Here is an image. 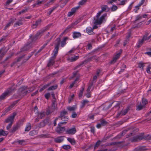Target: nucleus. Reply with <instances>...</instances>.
Here are the masks:
<instances>
[{
	"instance_id": "nucleus-1",
	"label": "nucleus",
	"mask_w": 151,
	"mask_h": 151,
	"mask_svg": "<svg viewBox=\"0 0 151 151\" xmlns=\"http://www.w3.org/2000/svg\"><path fill=\"white\" fill-rule=\"evenodd\" d=\"M101 14H100L97 16V13L96 16V17L94 18V24L96 25H99L102 23H104L106 21V17L107 14L105 13L102 15L101 17H100Z\"/></svg>"
},
{
	"instance_id": "nucleus-2",
	"label": "nucleus",
	"mask_w": 151,
	"mask_h": 151,
	"mask_svg": "<svg viewBox=\"0 0 151 151\" xmlns=\"http://www.w3.org/2000/svg\"><path fill=\"white\" fill-rule=\"evenodd\" d=\"M92 60H95L96 62H97L99 60V57H97L96 55L93 56L85 60L81 63L80 64L78 65L76 67V68L80 67L83 64H86L88 62L91 61Z\"/></svg>"
},
{
	"instance_id": "nucleus-3",
	"label": "nucleus",
	"mask_w": 151,
	"mask_h": 151,
	"mask_svg": "<svg viewBox=\"0 0 151 151\" xmlns=\"http://www.w3.org/2000/svg\"><path fill=\"white\" fill-rule=\"evenodd\" d=\"M32 91L31 89L27 88L26 86H23L20 88L19 89V91L21 95L24 96L28 93L31 92Z\"/></svg>"
},
{
	"instance_id": "nucleus-4",
	"label": "nucleus",
	"mask_w": 151,
	"mask_h": 151,
	"mask_svg": "<svg viewBox=\"0 0 151 151\" xmlns=\"http://www.w3.org/2000/svg\"><path fill=\"white\" fill-rule=\"evenodd\" d=\"M66 122H61L58 124V127L56 129V131L58 133L60 134L63 133L65 130V128L64 127H61L60 126L61 124H65Z\"/></svg>"
},
{
	"instance_id": "nucleus-5",
	"label": "nucleus",
	"mask_w": 151,
	"mask_h": 151,
	"mask_svg": "<svg viewBox=\"0 0 151 151\" xmlns=\"http://www.w3.org/2000/svg\"><path fill=\"white\" fill-rule=\"evenodd\" d=\"M79 8V6H77L72 8L70 11L68 12L67 14L68 17H70L73 15H75V13Z\"/></svg>"
},
{
	"instance_id": "nucleus-6",
	"label": "nucleus",
	"mask_w": 151,
	"mask_h": 151,
	"mask_svg": "<svg viewBox=\"0 0 151 151\" xmlns=\"http://www.w3.org/2000/svg\"><path fill=\"white\" fill-rule=\"evenodd\" d=\"M32 45L31 42L29 43L28 42L21 49V51L23 52L29 50L32 47Z\"/></svg>"
},
{
	"instance_id": "nucleus-7",
	"label": "nucleus",
	"mask_w": 151,
	"mask_h": 151,
	"mask_svg": "<svg viewBox=\"0 0 151 151\" xmlns=\"http://www.w3.org/2000/svg\"><path fill=\"white\" fill-rule=\"evenodd\" d=\"M24 55H23L22 56L20 57L17 60V61H14L13 62L11 65V67H13L15 64L17 62H19L21 60H23V62H25L26 60H27L31 56H28V58H27L26 59H24Z\"/></svg>"
},
{
	"instance_id": "nucleus-8",
	"label": "nucleus",
	"mask_w": 151,
	"mask_h": 151,
	"mask_svg": "<svg viewBox=\"0 0 151 151\" xmlns=\"http://www.w3.org/2000/svg\"><path fill=\"white\" fill-rule=\"evenodd\" d=\"M101 10L97 13V16L101 14L103 12H108L109 10V8L106 5H103L101 6Z\"/></svg>"
},
{
	"instance_id": "nucleus-9",
	"label": "nucleus",
	"mask_w": 151,
	"mask_h": 151,
	"mask_svg": "<svg viewBox=\"0 0 151 151\" xmlns=\"http://www.w3.org/2000/svg\"><path fill=\"white\" fill-rule=\"evenodd\" d=\"M47 27H45L38 31L34 36V39H36L39 36H41L45 32L47 29Z\"/></svg>"
},
{
	"instance_id": "nucleus-10",
	"label": "nucleus",
	"mask_w": 151,
	"mask_h": 151,
	"mask_svg": "<svg viewBox=\"0 0 151 151\" xmlns=\"http://www.w3.org/2000/svg\"><path fill=\"white\" fill-rule=\"evenodd\" d=\"M16 114L15 112L13 113L12 115L8 117V118L6 119L5 121V122L7 123L10 122V123L12 124L14 118L16 115Z\"/></svg>"
},
{
	"instance_id": "nucleus-11",
	"label": "nucleus",
	"mask_w": 151,
	"mask_h": 151,
	"mask_svg": "<svg viewBox=\"0 0 151 151\" xmlns=\"http://www.w3.org/2000/svg\"><path fill=\"white\" fill-rule=\"evenodd\" d=\"M12 91V89L10 88L8 89L0 96V99L1 100L4 99L7 95L9 94Z\"/></svg>"
},
{
	"instance_id": "nucleus-12",
	"label": "nucleus",
	"mask_w": 151,
	"mask_h": 151,
	"mask_svg": "<svg viewBox=\"0 0 151 151\" xmlns=\"http://www.w3.org/2000/svg\"><path fill=\"white\" fill-rule=\"evenodd\" d=\"M122 52V50H120V52H119L117 53L116 55L113 58L112 60L109 63L110 64H114V63L119 58V57H120L121 53Z\"/></svg>"
},
{
	"instance_id": "nucleus-13",
	"label": "nucleus",
	"mask_w": 151,
	"mask_h": 151,
	"mask_svg": "<svg viewBox=\"0 0 151 151\" xmlns=\"http://www.w3.org/2000/svg\"><path fill=\"white\" fill-rule=\"evenodd\" d=\"M96 26H94L92 28L90 27H88L86 29V32L90 35H94L95 33L93 30V29H96Z\"/></svg>"
},
{
	"instance_id": "nucleus-14",
	"label": "nucleus",
	"mask_w": 151,
	"mask_h": 151,
	"mask_svg": "<svg viewBox=\"0 0 151 151\" xmlns=\"http://www.w3.org/2000/svg\"><path fill=\"white\" fill-rule=\"evenodd\" d=\"M76 132V130L75 127L68 129L65 131L66 133L69 134H74Z\"/></svg>"
},
{
	"instance_id": "nucleus-15",
	"label": "nucleus",
	"mask_w": 151,
	"mask_h": 151,
	"mask_svg": "<svg viewBox=\"0 0 151 151\" xmlns=\"http://www.w3.org/2000/svg\"><path fill=\"white\" fill-rule=\"evenodd\" d=\"M7 51L6 48L4 47L0 49V60L4 57Z\"/></svg>"
},
{
	"instance_id": "nucleus-16",
	"label": "nucleus",
	"mask_w": 151,
	"mask_h": 151,
	"mask_svg": "<svg viewBox=\"0 0 151 151\" xmlns=\"http://www.w3.org/2000/svg\"><path fill=\"white\" fill-rule=\"evenodd\" d=\"M145 138L142 135H137L134 137L132 139L131 141L132 142H136L139 140H142Z\"/></svg>"
},
{
	"instance_id": "nucleus-17",
	"label": "nucleus",
	"mask_w": 151,
	"mask_h": 151,
	"mask_svg": "<svg viewBox=\"0 0 151 151\" xmlns=\"http://www.w3.org/2000/svg\"><path fill=\"white\" fill-rule=\"evenodd\" d=\"M128 111V109L127 108L124 110H122L120 112H119L116 116V117L118 118L120 116L124 115L126 114Z\"/></svg>"
},
{
	"instance_id": "nucleus-18",
	"label": "nucleus",
	"mask_w": 151,
	"mask_h": 151,
	"mask_svg": "<svg viewBox=\"0 0 151 151\" xmlns=\"http://www.w3.org/2000/svg\"><path fill=\"white\" fill-rule=\"evenodd\" d=\"M55 58L52 57H50L49 60L48 64H47V66L49 67L52 65H53L55 63Z\"/></svg>"
},
{
	"instance_id": "nucleus-19",
	"label": "nucleus",
	"mask_w": 151,
	"mask_h": 151,
	"mask_svg": "<svg viewBox=\"0 0 151 151\" xmlns=\"http://www.w3.org/2000/svg\"><path fill=\"white\" fill-rule=\"evenodd\" d=\"M72 36L74 39H76L81 37V34L79 32H74L73 33Z\"/></svg>"
},
{
	"instance_id": "nucleus-20",
	"label": "nucleus",
	"mask_w": 151,
	"mask_h": 151,
	"mask_svg": "<svg viewBox=\"0 0 151 151\" xmlns=\"http://www.w3.org/2000/svg\"><path fill=\"white\" fill-rule=\"evenodd\" d=\"M60 38H57L54 41V44L55 46V48H59V46L60 44Z\"/></svg>"
},
{
	"instance_id": "nucleus-21",
	"label": "nucleus",
	"mask_w": 151,
	"mask_h": 151,
	"mask_svg": "<svg viewBox=\"0 0 151 151\" xmlns=\"http://www.w3.org/2000/svg\"><path fill=\"white\" fill-rule=\"evenodd\" d=\"M58 6V5H57L56 6H53V7H51L48 10L49 11L47 13V16L50 15L52 13V12Z\"/></svg>"
},
{
	"instance_id": "nucleus-22",
	"label": "nucleus",
	"mask_w": 151,
	"mask_h": 151,
	"mask_svg": "<svg viewBox=\"0 0 151 151\" xmlns=\"http://www.w3.org/2000/svg\"><path fill=\"white\" fill-rule=\"evenodd\" d=\"M64 140L63 137L60 136L57 137L54 139V141L55 142L60 143L62 142Z\"/></svg>"
},
{
	"instance_id": "nucleus-23",
	"label": "nucleus",
	"mask_w": 151,
	"mask_h": 151,
	"mask_svg": "<svg viewBox=\"0 0 151 151\" xmlns=\"http://www.w3.org/2000/svg\"><path fill=\"white\" fill-rule=\"evenodd\" d=\"M145 63H144L141 61L139 62L138 64V67L140 68L141 70H144V67L145 66Z\"/></svg>"
},
{
	"instance_id": "nucleus-24",
	"label": "nucleus",
	"mask_w": 151,
	"mask_h": 151,
	"mask_svg": "<svg viewBox=\"0 0 151 151\" xmlns=\"http://www.w3.org/2000/svg\"><path fill=\"white\" fill-rule=\"evenodd\" d=\"M58 50L59 49L55 48L52 54V58H56V57L58 54Z\"/></svg>"
},
{
	"instance_id": "nucleus-25",
	"label": "nucleus",
	"mask_w": 151,
	"mask_h": 151,
	"mask_svg": "<svg viewBox=\"0 0 151 151\" xmlns=\"http://www.w3.org/2000/svg\"><path fill=\"white\" fill-rule=\"evenodd\" d=\"M79 58V57L78 56H75L73 57H72L71 58H67V60L69 62H72L76 61Z\"/></svg>"
},
{
	"instance_id": "nucleus-26",
	"label": "nucleus",
	"mask_w": 151,
	"mask_h": 151,
	"mask_svg": "<svg viewBox=\"0 0 151 151\" xmlns=\"http://www.w3.org/2000/svg\"><path fill=\"white\" fill-rule=\"evenodd\" d=\"M41 22V20H38L36 21L35 24H33L32 26L31 27L32 28L35 29L39 25Z\"/></svg>"
},
{
	"instance_id": "nucleus-27",
	"label": "nucleus",
	"mask_w": 151,
	"mask_h": 151,
	"mask_svg": "<svg viewBox=\"0 0 151 151\" xmlns=\"http://www.w3.org/2000/svg\"><path fill=\"white\" fill-rule=\"evenodd\" d=\"M17 101H15L12 104L9 106L6 109V111H10L14 106V105L17 103Z\"/></svg>"
},
{
	"instance_id": "nucleus-28",
	"label": "nucleus",
	"mask_w": 151,
	"mask_h": 151,
	"mask_svg": "<svg viewBox=\"0 0 151 151\" xmlns=\"http://www.w3.org/2000/svg\"><path fill=\"white\" fill-rule=\"evenodd\" d=\"M67 109L70 111H74L77 109V107L76 106L74 105L72 106H69L67 107Z\"/></svg>"
},
{
	"instance_id": "nucleus-29",
	"label": "nucleus",
	"mask_w": 151,
	"mask_h": 151,
	"mask_svg": "<svg viewBox=\"0 0 151 151\" xmlns=\"http://www.w3.org/2000/svg\"><path fill=\"white\" fill-rule=\"evenodd\" d=\"M68 39V38L67 37H65L63 38L61 43V47H63L66 45V42Z\"/></svg>"
},
{
	"instance_id": "nucleus-30",
	"label": "nucleus",
	"mask_w": 151,
	"mask_h": 151,
	"mask_svg": "<svg viewBox=\"0 0 151 151\" xmlns=\"http://www.w3.org/2000/svg\"><path fill=\"white\" fill-rule=\"evenodd\" d=\"M31 124L29 123H28L24 131L25 132L29 131L31 129Z\"/></svg>"
},
{
	"instance_id": "nucleus-31",
	"label": "nucleus",
	"mask_w": 151,
	"mask_h": 151,
	"mask_svg": "<svg viewBox=\"0 0 151 151\" xmlns=\"http://www.w3.org/2000/svg\"><path fill=\"white\" fill-rule=\"evenodd\" d=\"M45 123L44 121L40 122L39 124H37V127L40 128L44 127L45 126Z\"/></svg>"
},
{
	"instance_id": "nucleus-32",
	"label": "nucleus",
	"mask_w": 151,
	"mask_h": 151,
	"mask_svg": "<svg viewBox=\"0 0 151 151\" xmlns=\"http://www.w3.org/2000/svg\"><path fill=\"white\" fill-rule=\"evenodd\" d=\"M144 41L141 40H139L138 43L137 45V47L139 48L144 43Z\"/></svg>"
},
{
	"instance_id": "nucleus-33",
	"label": "nucleus",
	"mask_w": 151,
	"mask_h": 151,
	"mask_svg": "<svg viewBox=\"0 0 151 151\" xmlns=\"http://www.w3.org/2000/svg\"><path fill=\"white\" fill-rule=\"evenodd\" d=\"M67 140L70 142L72 144L74 145L76 144V142L74 139L68 137L67 139Z\"/></svg>"
},
{
	"instance_id": "nucleus-34",
	"label": "nucleus",
	"mask_w": 151,
	"mask_h": 151,
	"mask_svg": "<svg viewBox=\"0 0 151 151\" xmlns=\"http://www.w3.org/2000/svg\"><path fill=\"white\" fill-rule=\"evenodd\" d=\"M84 89V87L83 86L81 87V89L80 90V92L79 93V97H81L82 96L83 91Z\"/></svg>"
},
{
	"instance_id": "nucleus-35",
	"label": "nucleus",
	"mask_w": 151,
	"mask_h": 151,
	"mask_svg": "<svg viewBox=\"0 0 151 151\" xmlns=\"http://www.w3.org/2000/svg\"><path fill=\"white\" fill-rule=\"evenodd\" d=\"M8 134L7 132L4 131L2 129L0 130V135H7Z\"/></svg>"
},
{
	"instance_id": "nucleus-36",
	"label": "nucleus",
	"mask_w": 151,
	"mask_h": 151,
	"mask_svg": "<svg viewBox=\"0 0 151 151\" xmlns=\"http://www.w3.org/2000/svg\"><path fill=\"white\" fill-rule=\"evenodd\" d=\"M37 132L35 130L31 131L29 133V134L31 136H33L37 134Z\"/></svg>"
},
{
	"instance_id": "nucleus-37",
	"label": "nucleus",
	"mask_w": 151,
	"mask_h": 151,
	"mask_svg": "<svg viewBox=\"0 0 151 151\" xmlns=\"http://www.w3.org/2000/svg\"><path fill=\"white\" fill-rule=\"evenodd\" d=\"M58 88V85H57L51 86L48 89V91L53 90L56 89Z\"/></svg>"
},
{
	"instance_id": "nucleus-38",
	"label": "nucleus",
	"mask_w": 151,
	"mask_h": 151,
	"mask_svg": "<svg viewBox=\"0 0 151 151\" xmlns=\"http://www.w3.org/2000/svg\"><path fill=\"white\" fill-rule=\"evenodd\" d=\"M73 25L72 24H70L68 26H67V27L65 29V31H66L67 32L70 31L71 29L74 27Z\"/></svg>"
},
{
	"instance_id": "nucleus-39",
	"label": "nucleus",
	"mask_w": 151,
	"mask_h": 151,
	"mask_svg": "<svg viewBox=\"0 0 151 151\" xmlns=\"http://www.w3.org/2000/svg\"><path fill=\"white\" fill-rule=\"evenodd\" d=\"M22 21L21 20H19V21L17 22L14 24V27H17L18 26H20L22 24Z\"/></svg>"
},
{
	"instance_id": "nucleus-40",
	"label": "nucleus",
	"mask_w": 151,
	"mask_h": 151,
	"mask_svg": "<svg viewBox=\"0 0 151 151\" xmlns=\"http://www.w3.org/2000/svg\"><path fill=\"white\" fill-rule=\"evenodd\" d=\"M87 0H81L78 3V5L79 7L80 6L83 5L87 1Z\"/></svg>"
},
{
	"instance_id": "nucleus-41",
	"label": "nucleus",
	"mask_w": 151,
	"mask_h": 151,
	"mask_svg": "<svg viewBox=\"0 0 151 151\" xmlns=\"http://www.w3.org/2000/svg\"><path fill=\"white\" fill-rule=\"evenodd\" d=\"M45 113L44 112H41L38 114V116L40 117L41 119H42V118L45 117Z\"/></svg>"
},
{
	"instance_id": "nucleus-42",
	"label": "nucleus",
	"mask_w": 151,
	"mask_h": 151,
	"mask_svg": "<svg viewBox=\"0 0 151 151\" xmlns=\"http://www.w3.org/2000/svg\"><path fill=\"white\" fill-rule=\"evenodd\" d=\"M89 102V101L87 100H85L83 101L82 102V105L81 106V108H83L86 104L88 103Z\"/></svg>"
},
{
	"instance_id": "nucleus-43",
	"label": "nucleus",
	"mask_w": 151,
	"mask_h": 151,
	"mask_svg": "<svg viewBox=\"0 0 151 151\" xmlns=\"http://www.w3.org/2000/svg\"><path fill=\"white\" fill-rule=\"evenodd\" d=\"M55 0H51L47 4L45 5V6H46L47 7H48L50 6V5L52 4L54 2Z\"/></svg>"
},
{
	"instance_id": "nucleus-44",
	"label": "nucleus",
	"mask_w": 151,
	"mask_h": 151,
	"mask_svg": "<svg viewBox=\"0 0 151 151\" xmlns=\"http://www.w3.org/2000/svg\"><path fill=\"white\" fill-rule=\"evenodd\" d=\"M144 106V105L140 104L137 106L136 110L138 111L142 109Z\"/></svg>"
},
{
	"instance_id": "nucleus-45",
	"label": "nucleus",
	"mask_w": 151,
	"mask_h": 151,
	"mask_svg": "<svg viewBox=\"0 0 151 151\" xmlns=\"http://www.w3.org/2000/svg\"><path fill=\"white\" fill-rule=\"evenodd\" d=\"M101 142V141L100 140L96 142L94 146V149H96L99 147V145H100Z\"/></svg>"
},
{
	"instance_id": "nucleus-46",
	"label": "nucleus",
	"mask_w": 151,
	"mask_h": 151,
	"mask_svg": "<svg viewBox=\"0 0 151 151\" xmlns=\"http://www.w3.org/2000/svg\"><path fill=\"white\" fill-rule=\"evenodd\" d=\"M40 138H48L50 137L49 134H42L38 136Z\"/></svg>"
},
{
	"instance_id": "nucleus-47",
	"label": "nucleus",
	"mask_w": 151,
	"mask_h": 151,
	"mask_svg": "<svg viewBox=\"0 0 151 151\" xmlns=\"http://www.w3.org/2000/svg\"><path fill=\"white\" fill-rule=\"evenodd\" d=\"M151 69V67L150 65H148L146 69V72L147 73L149 74H151V72L150 71V70Z\"/></svg>"
},
{
	"instance_id": "nucleus-48",
	"label": "nucleus",
	"mask_w": 151,
	"mask_h": 151,
	"mask_svg": "<svg viewBox=\"0 0 151 151\" xmlns=\"http://www.w3.org/2000/svg\"><path fill=\"white\" fill-rule=\"evenodd\" d=\"M67 113V112L65 110H64L62 111L60 113V117L62 118V117L65 116L66 114Z\"/></svg>"
},
{
	"instance_id": "nucleus-49",
	"label": "nucleus",
	"mask_w": 151,
	"mask_h": 151,
	"mask_svg": "<svg viewBox=\"0 0 151 151\" xmlns=\"http://www.w3.org/2000/svg\"><path fill=\"white\" fill-rule=\"evenodd\" d=\"M118 9L117 6L114 5H113L111 7V9L112 11H114Z\"/></svg>"
},
{
	"instance_id": "nucleus-50",
	"label": "nucleus",
	"mask_w": 151,
	"mask_h": 151,
	"mask_svg": "<svg viewBox=\"0 0 151 151\" xmlns=\"http://www.w3.org/2000/svg\"><path fill=\"white\" fill-rule=\"evenodd\" d=\"M62 147L65 150H68L70 148V146L69 145H64L62 146Z\"/></svg>"
},
{
	"instance_id": "nucleus-51",
	"label": "nucleus",
	"mask_w": 151,
	"mask_h": 151,
	"mask_svg": "<svg viewBox=\"0 0 151 151\" xmlns=\"http://www.w3.org/2000/svg\"><path fill=\"white\" fill-rule=\"evenodd\" d=\"M142 104L143 105L145 106V105L147 103V100L145 99H142Z\"/></svg>"
},
{
	"instance_id": "nucleus-52",
	"label": "nucleus",
	"mask_w": 151,
	"mask_h": 151,
	"mask_svg": "<svg viewBox=\"0 0 151 151\" xmlns=\"http://www.w3.org/2000/svg\"><path fill=\"white\" fill-rule=\"evenodd\" d=\"M107 122L104 120H101V123L103 126H105L107 124Z\"/></svg>"
},
{
	"instance_id": "nucleus-53",
	"label": "nucleus",
	"mask_w": 151,
	"mask_h": 151,
	"mask_svg": "<svg viewBox=\"0 0 151 151\" xmlns=\"http://www.w3.org/2000/svg\"><path fill=\"white\" fill-rule=\"evenodd\" d=\"M77 115V114L75 112L73 111L71 115V117L73 118H76Z\"/></svg>"
},
{
	"instance_id": "nucleus-54",
	"label": "nucleus",
	"mask_w": 151,
	"mask_h": 151,
	"mask_svg": "<svg viewBox=\"0 0 151 151\" xmlns=\"http://www.w3.org/2000/svg\"><path fill=\"white\" fill-rule=\"evenodd\" d=\"M18 126H17L14 127L13 128L12 130V131H11V132H14L18 129Z\"/></svg>"
},
{
	"instance_id": "nucleus-55",
	"label": "nucleus",
	"mask_w": 151,
	"mask_h": 151,
	"mask_svg": "<svg viewBox=\"0 0 151 151\" xmlns=\"http://www.w3.org/2000/svg\"><path fill=\"white\" fill-rule=\"evenodd\" d=\"M16 19L14 18H11L9 22L11 24L13 23L16 20Z\"/></svg>"
},
{
	"instance_id": "nucleus-56",
	"label": "nucleus",
	"mask_w": 151,
	"mask_h": 151,
	"mask_svg": "<svg viewBox=\"0 0 151 151\" xmlns=\"http://www.w3.org/2000/svg\"><path fill=\"white\" fill-rule=\"evenodd\" d=\"M50 93H47L45 94V96L46 99H48L50 98Z\"/></svg>"
},
{
	"instance_id": "nucleus-57",
	"label": "nucleus",
	"mask_w": 151,
	"mask_h": 151,
	"mask_svg": "<svg viewBox=\"0 0 151 151\" xmlns=\"http://www.w3.org/2000/svg\"><path fill=\"white\" fill-rule=\"evenodd\" d=\"M43 2V1H37V3H35V4L34 5V6H36V5H39L40 4H41Z\"/></svg>"
},
{
	"instance_id": "nucleus-58",
	"label": "nucleus",
	"mask_w": 151,
	"mask_h": 151,
	"mask_svg": "<svg viewBox=\"0 0 151 151\" xmlns=\"http://www.w3.org/2000/svg\"><path fill=\"white\" fill-rule=\"evenodd\" d=\"M68 116H65L61 118V119L64 121H67L68 120Z\"/></svg>"
},
{
	"instance_id": "nucleus-59",
	"label": "nucleus",
	"mask_w": 151,
	"mask_h": 151,
	"mask_svg": "<svg viewBox=\"0 0 151 151\" xmlns=\"http://www.w3.org/2000/svg\"><path fill=\"white\" fill-rule=\"evenodd\" d=\"M11 24L9 22L5 26L4 29V30H6L8 27H9L11 25Z\"/></svg>"
},
{
	"instance_id": "nucleus-60",
	"label": "nucleus",
	"mask_w": 151,
	"mask_h": 151,
	"mask_svg": "<svg viewBox=\"0 0 151 151\" xmlns=\"http://www.w3.org/2000/svg\"><path fill=\"white\" fill-rule=\"evenodd\" d=\"M142 18V16L139 15L137 16L136 17V21H137L141 19Z\"/></svg>"
},
{
	"instance_id": "nucleus-61",
	"label": "nucleus",
	"mask_w": 151,
	"mask_h": 151,
	"mask_svg": "<svg viewBox=\"0 0 151 151\" xmlns=\"http://www.w3.org/2000/svg\"><path fill=\"white\" fill-rule=\"evenodd\" d=\"M127 0H122L120 3V5H123L125 4L126 2H127Z\"/></svg>"
},
{
	"instance_id": "nucleus-62",
	"label": "nucleus",
	"mask_w": 151,
	"mask_h": 151,
	"mask_svg": "<svg viewBox=\"0 0 151 151\" xmlns=\"http://www.w3.org/2000/svg\"><path fill=\"white\" fill-rule=\"evenodd\" d=\"M6 36H3L0 39V42H2L3 41H4L6 39Z\"/></svg>"
},
{
	"instance_id": "nucleus-63",
	"label": "nucleus",
	"mask_w": 151,
	"mask_h": 151,
	"mask_svg": "<svg viewBox=\"0 0 151 151\" xmlns=\"http://www.w3.org/2000/svg\"><path fill=\"white\" fill-rule=\"evenodd\" d=\"M145 1V0H141L139 3L138 4L139 6H141L144 3Z\"/></svg>"
},
{
	"instance_id": "nucleus-64",
	"label": "nucleus",
	"mask_w": 151,
	"mask_h": 151,
	"mask_svg": "<svg viewBox=\"0 0 151 151\" xmlns=\"http://www.w3.org/2000/svg\"><path fill=\"white\" fill-rule=\"evenodd\" d=\"M91 132L93 134L95 132L94 127H91Z\"/></svg>"
}]
</instances>
